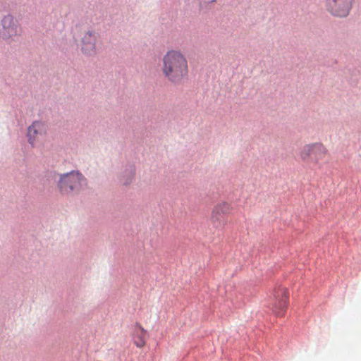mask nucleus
Returning a JSON list of instances; mask_svg holds the SVG:
<instances>
[{"instance_id": "f03ea898", "label": "nucleus", "mask_w": 361, "mask_h": 361, "mask_svg": "<svg viewBox=\"0 0 361 361\" xmlns=\"http://www.w3.org/2000/svg\"><path fill=\"white\" fill-rule=\"evenodd\" d=\"M328 155L327 147L321 142L305 145L299 153L300 160L310 165H318Z\"/></svg>"}, {"instance_id": "20e7f679", "label": "nucleus", "mask_w": 361, "mask_h": 361, "mask_svg": "<svg viewBox=\"0 0 361 361\" xmlns=\"http://www.w3.org/2000/svg\"><path fill=\"white\" fill-rule=\"evenodd\" d=\"M354 0H326V10L332 16L344 18L350 13Z\"/></svg>"}, {"instance_id": "9b49d317", "label": "nucleus", "mask_w": 361, "mask_h": 361, "mask_svg": "<svg viewBox=\"0 0 361 361\" xmlns=\"http://www.w3.org/2000/svg\"><path fill=\"white\" fill-rule=\"evenodd\" d=\"M135 176V169L130 166L126 169L121 177V182L124 185H128L133 182Z\"/></svg>"}, {"instance_id": "39448f33", "label": "nucleus", "mask_w": 361, "mask_h": 361, "mask_svg": "<svg viewBox=\"0 0 361 361\" xmlns=\"http://www.w3.org/2000/svg\"><path fill=\"white\" fill-rule=\"evenodd\" d=\"M47 128L41 121H35L27 129L28 142L32 146H38L44 143L46 139Z\"/></svg>"}, {"instance_id": "7ed1b4c3", "label": "nucleus", "mask_w": 361, "mask_h": 361, "mask_svg": "<svg viewBox=\"0 0 361 361\" xmlns=\"http://www.w3.org/2000/svg\"><path fill=\"white\" fill-rule=\"evenodd\" d=\"M86 185L84 176L78 171H72L61 176L59 186L63 192L80 190Z\"/></svg>"}, {"instance_id": "6e6552de", "label": "nucleus", "mask_w": 361, "mask_h": 361, "mask_svg": "<svg viewBox=\"0 0 361 361\" xmlns=\"http://www.w3.org/2000/svg\"><path fill=\"white\" fill-rule=\"evenodd\" d=\"M233 210L231 203L227 202H220L217 203L212 209L210 220L212 223L216 226L224 225L223 215L229 214Z\"/></svg>"}, {"instance_id": "9d476101", "label": "nucleus", "mask_w": 361, "mask_h": 361, "mask_svg": "<svg viewBox=\"0 0 361 361\" xmlns=\"http://www.w3.org/2000/svg\"><path fill=\"white\" fill-rule=\"evenodd\" d=\"M97 35L95 32H86L82 39V50L87 54L95 52Z\"/></svg>"}, {"instance_id": "423d86ee", "label": "nucleus", "mask_w": 361, "mask_h": 361, "mask_svg": "<svg viewBox=\"0 0 361 361\" xmlns=\"http://www.w3.org/2000/svg\"><path fill=\"white\" fill-rule=\"evenodd\" d=\"M21 33V28L18 21L14 18L8 15L5 16L1 21V28H0V35L5 39H13Z\"/></svg>"}, {"instance_id": "f257e3e1", "label": "nucleus", "mask_w": 361, "mask_h": 361, "mask_svg": "<svg viewBox=\"0 0 361 361\" xmlns=\"http://www.w3.org/2000/svg\"><path fill=\"white\" fill-rule=\"evenodd\" d=\"M161 71L171 83L178 85L187 79L189 73L188 62L180 51L170 50L162 59Z\"/></svg>"}, {"instance_id": "0eeeda50", "label": "nucleus", "mask_w": 361, "mask_h": 361, "mask_svg": "<svg viewBox=\"0 0 361 361\" xmlns=\"http://www.w3.org/2000/svg\"><path fill=\"white\" fill-rule=\"evenodd\" d=\"M275 298L273 305V311L279 317H282L287 308L288 303V291L285 287L277 288L274 293Z\"/></svg>"}, {"instance_id": "1a4fd4ad", "label": "nucleus", "mask_w": 361, "mask_h": 361, "mask_svg": "<svg viewBox=\"0 0 361 361\" xmlns=\"http://www.w3.org/2000/svg\"><path fill=\"white\" fill-rule=\"evenodd\" d=\"M133 343L138 348L145 346L147 342V331L139 323H136L131 333Z\"/></svg>"}]
</instances>
